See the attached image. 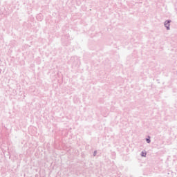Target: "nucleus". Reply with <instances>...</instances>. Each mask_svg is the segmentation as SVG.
Wrapping results in <instances>:
<instances>
[{"label": "nucleus", "mask_w": 177, "mask_h": 177, "mask_svg": "<svg viewBox=\"0 0 177 177\" xmlns=\"http://www.w3.org/2000/svg\"><path fill=\"white\" fill-rule=\"evenodd\" d=\"M171 23H172V21L171 19L166 20L164 23V26L166 28V30H171L170 26Z\"/></svg>", "instance_id": "obj_1"}, {"label": "nucleus", "mask_w": 177, "mask_h": 177, "mask_svg": "<svg viewBox=\"0 0 177 177\" xmlns=\"http://www.w3.org/2000/svg\"><path fill=\"white\" fill-rule=\"evenodd\" d=\"M37 19L39 20V21H42V15L41 14L37 15Z\"/></svg>", "instance_id": "obj_2"}, {"label": "nucleus", "mask_w": 177, "mask_h": 177, "mask_svg": "<svg viewBox=\"0 0 177 177\" xmlns=\"http://www.w3.org/2000/svg\"><path fill=\"white\" fill-rule=\"evenodd\" d=\"M140 155H141V157H146V156H147V152L142 151Z\"/></svg>", "instance_id": "obj_3"}, {"label": "nucleus", "mask_w": 177, "mask_h": 177, "mask_svg": "<svg viewBox=\"0 0 177 177\" xmlns=\"http://www.w3.org/2000/svg\"><path fill=\"white\" fill-rule=\"evenodd\" d=\"M146 142H147V143H151V140H150V136H148V138H146Z\"/></svg>", "instance_id": "obj_4"}, {"label": "nucleus", "mask_w": 177, "mask_h": 177, "mask_svg": "<svg viewBox=\"0 0 177 177\" xmlns=\"http://www.w3.org/2000/svg\"><path fill=\"white\" fill-rule=\"evenodd\" d=\"M97 153V151H95L94 153H93V156H96V154Z\"/></svg>", "instance_id": "obj_5"}]
</instances>
